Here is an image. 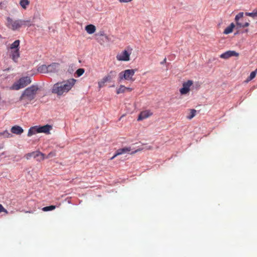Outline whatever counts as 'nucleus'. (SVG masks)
<instances>
[{
	"mask_svg": "<svg viewBox=\"0 0 257 257\" xmlns=\"http://www.w3.org/2000/svg\"><path fill=\"white\" fill-rule=\"evenodd\" d=\"M56 208V206L55 205H51L49 206L44 207L42 208V210L44 211H48L50 210H54Z\"/></svg>",
	"mask_w": 257,
	"mask_h": 257,
	"instance_id": "nucleus-29",
	"label": "nucleus"
},
{
	"mask_svg": "<svg viewBox=\"0 0 257 257\" xmlns=\"http://www.w3.org/2000/svg\"><path fill=\"white\" fill-rule=\"evenodd\" d=\"M59 64L57 63H53L48 65V73H56L59 70Z\"/></svg>",
	"mask_w": 257,
	"mask_h": 257,
	"instance_id": "nucleus-10",
	"label": "nucleus"
},
{
	"mask_svg": "<svg viewBox=\"0 0 257 257\" xmlns=\"http://www.w3.org/2000/svg\"><path fill=\"white\" fill-rule=\"evenodd\" d=\"M39 88L36 85H32L26 88L22 93L20 97V101H22L24 105L31 102L36 97Z\"/></svg>",
	"mask_w": 257,
	"mask_h": 257,
	"instance_id": "nucleus-2",
	"label": "nucleus"
},
{
	"mask_svg": "<svg viewBox=\"0 0 257 257\" xmlns=\"http://www.w3.org/2000/svg\"><path fill=\"white\" fill-rule=\"evenodd\" d=\"M34 155H35V154L34 153V152H33L32 153L27 154L25 156V157L27 160H29L31 157H33Z\"/></svg>",
	"mask_w": 257,
	"mask_h": 257,
	"instance_id": "nucleus-34",
	"label": "nucleus"
},
{
	"mask_svg": "<svg viewBox=\"0 0 257 257\" xmlns=\"http://www.w3.org/2000/svg\"><path fill=\"white\" fill-rule=\"evenodd\" d=\"M20 56V50H12L11 51L10 57L14 62H17Z\"/></svg>",
	"mask_w": 257,
	"mask_h": 257,
	"instance_id": "nucleus-13",
	"label": "nucleus"
},
{
	"mask_svg": "<svg viewBox=\"0 0 257 257\" xmlns=\"http://www.w3.org/2000/svg\"><path fill=\"white\" fill-rule=\"evenodd\" d=\"M21 26L22 27H30L33 25V22L30 20H21Z\"/></svg>",
	"mask_w": 257,
	"mask_h": 257,
	"instance_id": "nucleus-20",
	"label": "nucleus"
},
{
	"mask_svg": "<svg viewBox=\"0 0 257 257\" xmlns=\"http://www.w3.org/2000/svg\"><path fill=\"white\" fill-rule=\"evenodd\" d=\"M131 151V147H124L123 148L119 149H118L116 152L115 154L114 155L113 157L111 158V160H113L114 159L116 156L118 155H120L122 154H124L130 152Z\"/></svg>",
	"mask_w": 257,
	"mask_h": 257,
	"instance_id": "nucleus-9",
	"label": "nucleus"
},
{
	"mask_svg": "<svg viewBox=\"0 0 257 257\" xmlns=\"http://www.w3.org/2000/svg\"><path fill=\"white\" fill-rule=\"evenodd\" d=\"M7 26L13 31L19 30L21 26V20H13L10 17L7 18Z\"/></svg>",
	"mask_w": 257,
	"mask_h": 257,
	"instance_id": "nucleus-5",
	"label": "nucleus"
},
{
	"mask_svg": "<svg viewBox=\"0 0 257 257\" xmlns=\"http://www.w3.org/2000/svg\"><path fill=\"white\" fill-rule=\"evenodd\" d=\"M0 136H4L5 138H9L12 137V135L6 130L3 132H0Z\"/></svg>",
	"mask_w": 257,
	"mask_h": 257,
	"instance_id": "nucleus-26",
	"label": "nucleus"
},
{
	"mask_svg": "<svg viewBox=\"0 0 257 257\" xmlns=\"http://www.w3.org/2000/svg\"><path fill=\"white\" fill-rule=\"evenodd\" d=\"M126 92V87L123 85H120L119 87L116 89V93L119 94Z\"/></svg>",
	"mask_w": 257,
	"mask_h": 257,
	"instance_id": "nucleus-24",
	"label": "nucleus"
},
{
	"mask_svg": "<svg viewBox=\"0 0 257 257\" xmlns=\"http://www.w3.org/2000/svg\"><path fill=\"white\" fill-rule=\"evenodd\" d=\"M133 0H118L120 3H128L132 1Z\"/></svg>",
	"mask_w": 257,
	"mask_h": 257,
	"instance_id": "nucleus-38",
	"label": "nucleus"
},
{
	"mask_svg": "<svg viewBox=\"0 0 257 257\" xmlns=\"http://www.w3.org/2000/svg\"><path fill=\"white\" fill-rule=\"evenodd\" d=\"M30 2L28 0H21L20 2V6L24 9L29 5Z\"/></svg>",
	"mask_w": 257,
	"mask_h": 257,
	"instance_id": "nucleus-25",
	"label": "nucleus"
},
{
	"mask_svg": "<svg viewBox=\"0 0 257 257\" xmlns=\"http://www.w3.org/2000/svg\"><path fill=\"white\" fill-rule=\"evenodd\" d=\"M256 73L257 71H256V70H255V71H254L251 72L249 76L247 78L246 81L248 82L253 79L255 77Z\"/></svg>",
	"mask_w": 257,
	"mask_h": 257,
	"instance_id": "nucleus-27",
	"label": "nucleus"
},
{
	"mask_svg": "<svg viewBox=\"0 0 257 257\" xmlns=\"http://www.w3.org/2000/svg\"><path fill=\"white\" fill-rule=\"evenodd\" d=\"M234 27V25L233 23H231L228 27L226 28L224 31L223 33L225 34H228L231 33L233 31V29Z\"/></svg>",
	"mask_w": 257,
	"mask_h": 257,
	"instance_id": "nucleus-22",
	"label": "nucleus"
},
{
	"mask_svg": "<svg viewBox=\"0 0 257 257\" xmlns=\"http://www.w3.org/2000/svg\"><path fill=\"white\" fill-rule=\"evenodd\" d=\"M189 114L186 116V117L188 119H191L195 116L196 110L194 109H189Z\"/></svg>",
	"mask_w": 257,
	"mask_h": 257,
	"instance_id": "nucleus-23",
	"label": "nucleus"
},
{
	"mask_svg": "<svg viewBox=\"0 0 257 257\" xmlns=\"http://www.w3.org/2000/svg\"><path fill=\"white\" fill-rule=\"evenodd\" d=\"M136 72L135 69H126L120 72L118 74V81L121 82L123 80L133 82L135 79L133 78Z\"/></svg>",
	"mask_w": 257,
	"mask_h": 257,
	"instance_id": "nucleus-3",
	"label": "nucleus"
},
{
	"mask_svg": "<svg viewBox=\"0 0 257 257\" xmlns=\"http://www.w3.org/2000/svg\"><path fill=\"white\" fill-rule=\"evenodd\" d=\"M2 38V36L0 35V39Z\"/></svg>",
	"mask_w": 257,
	"mask_h": 257,
	"instance_id": "nucleus-43",
	"label": "nucleus"
},
{
	"mask_svg": "<svg viewBox=\"0 0 257 257\" xmlns=\"http://www.w3.org/2000/svg\"><path fill=\"white\" fill-rule=\"evenodd\" d=\"M131 53H128L126 50H124L121 53L118 54L116 56V59L118 61H128L130 60Z\"/></svg>",
	"mask_w": 257,
	"mask_h": 257,
	"instance_id": "nucleus-7",
	"label": "nucleus"
},
{
	"mask_svg": "<svg viewBox=\"0 0 257 257\" xmlns=\"http://www.w3.org/2000/svg\"><path fill=\"white\" fill-rule=\"evenodd\" d=\"M238 56L239 53H237L235 51L229 50L221 54L220 57L224 59H227L231 57H238Z\"/></svg>",
	"mask_w": 257,
	"mask_h": 257,
	"instance_id": "nucleus-8",
	"label": "nucleus"
},
{
	"mask_svg": "<svg viewBox=\"0 0 257 257\" xmlns=\"http://www.w3.org/2000/svg\"><path fill=\"white\" fill-rule=\"evenodd\" d=\"M85 29L88 34H92L95 32L96 27L93 25L89 24L85 27Z\"/></svg>",
	"mask_w": 257,
	"mask_h": 257,
	"instance_id": "nucleus-18",
	"label": "nucleus"
},
{
	"mask_svg": "<svg viewBox=\"0 0 257 257\" xmlns=\"http://www.w3.org/2000/svg\"><path fill=\"white\" fill-rule=\"evenodd\" d=\"M104 37H105V38L106 40L108 41H109L108 37L107 36H106V35H104Z\"/></svg>",
	"mask_w": 257,
	"mask_h": 257,
	"instance_id": "nucleus-41",
	"label": "nucleus"
},
{
	"mask_svg": "<svg viewBox=\"0 0 257 257\" xmlns=\"http://www.w3.org/2000/svg\"><path fill=\"white\" fill-rule=\"evenodd\" d=\"M38 71L41 73H48V66L46 65H42L38 67Z\"/></svg>",
	"mask_w": 257,
	"mask_h": 257,
	"instance_id": "nucleus-21",
	"label": "nucleus"
},
{
	"mask_svg": "<svg viewBox=\"0 0 257 257\" xmlns=\"http://www.w3.org/2000/svg\"><path fill=\"white\" fill-rule=\"evenodd\" d=\"M193 84L192 80H189L183 83V87L180 89V92L182 95L187 94L190 90V87Z\"/></svg>",
	"mask_w": 257,
	"mask_h": 257,
	"instance_id": "nucleus-6",
	"label": "nucleus"
},
{
	"mask_svg": "<svg viewBox=\"0 0 257 257\" xmlns=\"http://www.w3.org/2000/svg\"><path fill=\"white\" fill-rule=\"evenodd\" d=\"M152 149V147H151V146H149V147L147 148V149H149V150H151V149Z\"/></svg>",
	"mask_w": 257,
	"mask_h": 257,
	"instance_id": "nucleus-42",
	"label": "nucleus"
},
{
	"mask_svg": "<svg viewBox=\"0 0 257 257\" xmlns=\"http://www.w3.org/2000/svg\"><path fill=\"white\" fill-rule=\"evenodd\" d=\"M76 82V80L74 78L58 82L53 86L52 92L57 96L64 95L72 88Z\"/></svg>",
	"mask_w": 257,
	"mask_h": 257,
	"instance_id": "nucleus-1",
	"label": "nucleus"
},
{
	"mask_svg": "<svg viewBox=\"0 0 257 257\" xmlns=\"http://www.w3.org/2000/svg\"><path fill=\"white\" fill-rule=\"evenodd\" d=\"M20 41L19 40L15 41L10 46V49L11 51L20 50Z\"/></svg>",
	"mask_w": 257,
	"mask_h": 257,
	"instance_id": "nucleus-19",
	"label": "nucleus"
},
{
	"mask_svg": "<svg viewBox=\"0 0 257 257\" xmlns=\"http://www.w3.org/2000/svg\"><path fill=\"white\" fill-rule=\"evenodd\" d=\"M143 149H144L143 148L137 149L136 151H135L134 152H132L131 154H135V153H137L138 152L142 151Z\"/></svg>",
	"mask_w": 257,
	"mask_h": 257,
	"instance_id": "nucleus-37",
	"label": "nucleus"
},
{
	"mask_svg": "<svg viewBox=\"0 0 257 257\" xmlns=\"http://www.w3.org/2000/svg\"><path fill=\"white\" fill-rule=\"evenodd\" d=\"M236 25L239 26V28H245L249 26V23L248 22H245L244 24H242L241 23H239L238 22L236 23Z\"/></svg>",
	"mask_w": 257,
	"mask_h": 257,
	"instance_id": "nucleus-31",
	"label": "nucleus"
},
{
	"mask_svg": "<svg viewBox=\"0 0 257 257\" xmlns=\"http://www.w3.org/2000/svg\"><path fill=\"white\" fill-rule=\"evenodd\" d=\"M132 90H133V88H130V87H126V91H127L131 92Z\"/></svg>",
	"mask_w": 257,
	"mask_h": 257,
	"instance_id": "nucleus-39",
	"label": "nucleus"
},
{
	"mask_svg": "<svg viewBox=\"0 0 257 257\" xmlns=\"http://www.w3.org/2000/svg\"><path fill=\"white\" fill-rule=\"evenodd\" d=\"M116 75V72L115 71L111 70L103 78L107 81L110 82L111 80L114 78Z\"/></svg>",
	"mask_w": 257,
	"mask_h": 257,
	"instance_id": "nucleus-16",
	"label": "nucleus"
},
{
	"mask_svg": "<svg viewBox=\"0 0 257 257\" xmlns=\"http://www.w3.org/2000/svg\"><path fill=\"white\" fill-rule=\"evenodd\" d=\"M33 158L36 159L37 161L40 162L45 159V155L40 151L34 152Z\"/></svg>",
	"mask_w": 257,
	"mask_h": 257,
	"instance_id": "nucleus-15",
	"label": "nucleus"
},
{
	"mask_svg": "<svg viewBox=\"0 0 257 257\" xmlns=\"http://www.w3.org/2000/svg\"><path fill=\"white\" fill-rule=\"evenodd\" d=\"M11 132L13 134L20 135L24 132V130L19 125H15L11 128Z\"/></svg>",
	"mask_w": 257,
	"mask_h": 257,
	"instance_id": "nucleus-14",
	"label": "nucleus"
},
{
	"mask_svg": "<svg viewBox=\"0 0 257 257\" xmlns=\"http://www.w3.org/2000/svg\"><path fill=\"white\" fill-rule=\"evenodd\" d=\"M255 70H256V71H257V68Z\"/></svg>",
	"mask_w": 257,
	"mask_h": 257,
	"instance_id": "nucleus-44",
	"label": "nucleus"
},
{
	"mask_svg": "<svg viewBox=\"0 0 257 257\" xmlns=\"http://www.w3.org/2000/svg\"><path fill=\"white\" fill-rule=\"evenodd\" d=\"M245 15L247 16H249L252 18L257 17L255 10H254L251 13H246Z\"/></svg>",
	"mask_w": 257,
	"mask_h": 257,
	"instance_id": "nucleus-32",
	"label": "nucleus"
},
{
	"mask_svg": "<svg viewBox=\"0 0 257 257\" xmlns=\"http://www.w3.org/2000/svg\"><path fill=\"white\" fill-rule=\"evenodd\" d=\"M243 13H239L238 14H237L235 18V20L236 21V23L238 22L237 21L238 20L242 18L243 17Z\"/></svg>",
	"mask_w": 257,
	"mask_h": 257,
	"instance_id": "nucleus-35",
	"label": "nucleus"
},
{
	"mask_svg": "<svg viewBox=\"0 0 257 257\" xmlns=\"http://www.w3.org/2000/svg\"><path fill=\"white\" fill-rule=\"evenodd\" d=\"M52 128L51 125L49 124H46L41 126H38L39 133H43L46 134H50V131Z\"/></svg>",
	"mask_w": 257,
	"mask_h": 257,
	"instance_id": "nucleus-11",
	"label": "nucleus"
},
{
	"mask_svg": "<svg viewBox=\"0 0 257 257\" xmlns=\"http://www.w3.org/2000/svg\"><path fill=\"white\" fill-rule=\"evenodd\" d=\"M107 82V81L104 78H103L100 81H98V85L99 88L100 89L103 87L104 86L105 83Z\"/></svg>",
	"mask_w": 257,
	"mask_h": 257,
	"instance_id": "nucleus-28",
	"label": "nucleus"
},
{
	"mask_svg": "<svg viewBox=\"0 0 257 257\" xmlns=\"http://www.w3.org/2000/svg\"><path fill=\"white\" fill-rule=\"evenodd\" d=\"M3 212L8 213L7 210L3 206L2 204H0V213Z\"/></svg>",
	"mask_w": 257,
	"mask_h": 257,
	"instance_id": "nucleus-36",
	"label": "nucleus"
},
{
	"mask_svg": "<svg viewBox=\"0 0 257 257\" xmlns=\"http://www.w3.org/2000/svg\"><path fill=\"white\" fill-rule=\"evenodd\" d=\"M166 62V58H165L162 62H161V64H164Z\"/></svg>",
	"mask_w": 257,
	"mask_h": 257,
	"instance_id": "nucleus-40",
	"label": "nucleus"
},
{
	"mask_svg": "<svg viewBox=\"0 0 257 257\" xmlns=\"http://www.w3.org/2000/svg\"><path fill=\"white\" fill-rule=\"evenodd\" d=\"M31 81V78L29 76L22 77L13 85L12 89L14 90H19L30 84Z\"/></svg>",
	"mask_w": 257,
	"mask_h": 257,
	"instance_id": "nucleus-4",
	"label": "nucleus"
},
{
	"mask_svg": "<svg viewBox=\"0 0 257 257\" xmlns=\"http://www.w3.org/2000/svg\"><path fill=\"white\" fill-rule=\"evenodd\" d=\"M56 156V153L54 152H51L49 153L47 156H45V159H49L50 158H52L53 157H55Z\"/></svg>",
	"mask_w": 257,
	"mask_h": 257,
	"instance_id": "nucleus-33",
	"label": "nucleus"
},
{
	"mask_svg": "<svg viewBox=\"0 0 257 257\" xmlns=\"http://www.w3.org/2000/svg\"><path fill=\"white\" fill-rule=\"evenodd\" d=\"M152 115V113L149 110L142 111L139 115L138 120H142L146 119Z\"/></svg>",
	"mask_w": 257,
	"mask_h": 257,
	"instance_id": "nucleus-12",
	"label": "nucleus"
},
{
	"mask_svg": "<svg viewBox=\"0 0 257 257\" xmlns=\"http://www.w3.org/2000/svg\"><path fill=\"white\" fill-rule=\"evenodd\" d=\"M84 73V69L83 68H79L76 71V74L78 77L81 76Z\"/></svg>",
	"mask_w": 257,
	"mask_h": 257,
	"instance_id": "nucleus-30",
	"label": "nucleus"
},
{
	"mask_svg": "<svg viewBox=\"0 0 257 257\" xmlns=\"http://www.w3.org/2000/svg\"><path fill=\"white\" fill-rule=\"evenodd\" d=\"M38 131V126L36 125L31 127L28 131V136L31 137L34 135L36 134L37 133H39Z\"/></svg>",
	"mask_w": 257,
	"mask_h": 257,
	"instance_id": "nucleus-17",
	"label": "nucleus"
}]
</instances>
